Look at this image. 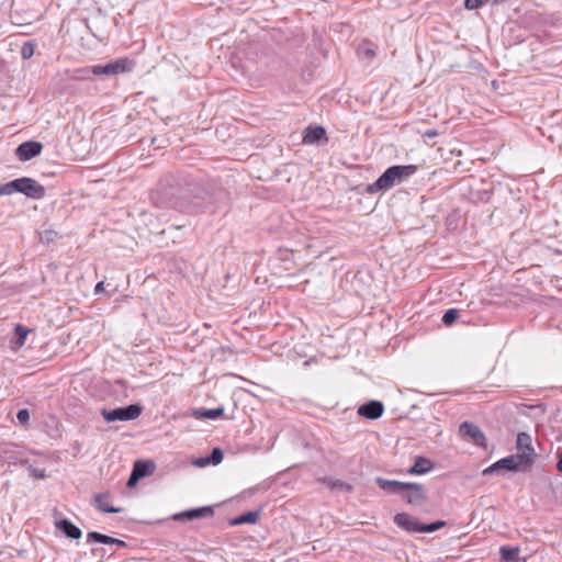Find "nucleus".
<instances>
[{
  "label": "nucleus",
  "mask_w": 562,
  "mask_h": 562,
  "mask_svg": "<svg viewBox=\"0 0 562 562\" xmlns=\"http://www.w3.org/2000/svg\"><path fill=\"white\" fill-rule=\"evenodd\" d=\"M424 137L434 138L439 135L437 130H427L424 134Z\"/></svg>",
  "instance_id": "33"
},
{
  "label": "nucleus",
  "mask_w": 562,
  "mask_h": 562,
  "mask_svg": "<svg viewBox=\"0 0 562 562\" xmlns=\"http://www.w3.org/2000/svg\"><path fill=\"white\" fill-rule=\"evenodd\" d=\"M527 469L530 468L527 467V464H525V462L517 454H513L496 461L495 463L483 470V474H492L497 470L518 471Z\"/></svg>",
  "instance_id": "9"
},
{
  "label": "nucleus",
  "mask_w": 562,
  "mask_h": 562,
  "mask_svg": "<svg viewBox=\"0 0 562 562\" xmlns=\"http://www.w3.org/2000/svg\"><path fill=\"white\" fill-rule=\"evenodd\" d=\"M104 289V282H98L97 285L94 286V292L98 294L100 292H102Z\"/></svg>",
  "instance_id": "35"
},
{
  "label": "nucleus",
  "mask_w": 562,
  "mask_h": 562,
  "mask_svg": "<svg viewBox=\"0 0 562 562\" xmlns=\"http://www.w3.org/2000/svg\"><path fill=\"white\" fill-rule=\"evenodd\" d=\"M557 469L558 471L562 472V453L559 457V460L557 462Z\"/></svg>",
  "instance_id": "36"
},
{
  "label": "nucleus",
  "mask_w": 562,
  "mask_h": 562,
  "mask_svg": "<svg viewBox=\"0 0 562 562\" xmlns=\"http://www.w3.org/2000/svg\"><path fill=\"white\" fill-rule=\"evenodd\" d=\"M56 528L61 530L68 538L79 539L81 537V530L68 519L57 521Z\"/></svg>",
  "instance_id": "17"
},
{
  "label": "nucleus",
  "mask_w": 562,
  "mask_h": 562,
  "mask_svg": "<svg viewBox=\"0 0 562 562\" xmlns=\"http://www.w3.org/2000/svg\"><path fill=\"white\" fill-rule=\"evenodd\" d=\"M460 437L477 447L486 448V437L483 431L471 422H463L459 426Z\"/></svg>",
  "instance_id": "7"
},
{
  "label": "nucleus",
  "mask_w": 562,
  "mask_h": 562,
  "mask_svg": "<svg viewBox=\"0 0 562 562\" xmlns=\"http://www.w3.org/2000/svg\"><path fill=\"white\" fill-rule=\"evenodd\" d=\"M400 496L408 505L416 507L422 506L427 502L426 491L419 483H405L402 491H400Z\"/></svg>",
  "instance_id": "5"
},
{
  "label": "nucleus",
  "mask_w": 562,
  "mask_h": 562,
  "mask_svg": "<svg viewBox=\"0 0 562 562\" xmlns=\"http://www.w3.org/2000/svg\"><path fill=\"white\" fill-rule=\"evenodd\" d=\"M501 552H502L503 558L512 559L514 555H517L518 549H509V548L503 547L501 549Z\"/></svg>",
  "instance_id": "31"
},
{
  "label": "nucleus",
  "mask_w": 562,
  "mask_h": 562,
  "mask_svg": "<svg viewBox=\"0 0 562 562\" xmlns=\"http://www.w3.org/2000/svg\"><path fill=\"white\" fill-rule=\"evenodd\" d=\"M224 413L223 407L213 408V409H200L195 413L198 417L206 418V419H215L220 417Z\"/></svg>",
  "instance_id": "24"
},
{
  "label": "nucleus",
  "mask_w": 562,
  "mask_h": 562,
  "mask_svg": "<svg viewBox=\"0 0 562 562\" xmlns=\"http://www.w3.org/2000/svg\"><path fill=\"white\" fill-rule=\"evenodd\" d=\"M90 74L91 72H80V69H77L75 78H77V79H87Z\"/></svg>",
  "instance_id": "34"
},
{
  "label": "nucleus",
  "mask_w": 562,
  "mask_h": 562,
  "mask_svg": "<svg viewBox=\"0 0 562 562\" xmlns=\"http://www.w3.org/2000/svg\"><path fill=\"white\" fill-rule=\"evenodd\" d=\"M56 233L54 231H45L41 234V239L46 241L54 240Z\"/></svg>",
  "instance_id": "32"
},
{
  "label": "nucleus",
  "mask_w": 562,
  "mask_h": 562,
  "mask_svg": "<svg viewBox=\"0 0 562 562\" xmlns=\"http://www.w3.org/2000/svg\"><path fill=\"white\" fill-rule=\"evenodd\" d=\"M43 146L38 142H25L18 146L16 156L22 161H27L41 154Z\"/></svg>",
  "instance_id": "10"
},
{
  "label": "nucleus",
  "mask_w": 562,
  "mask_h": 562,
  "mask_svg": "<svg viewBox=\"0 0 562 562\" xmlns=\"http://www.w3.org/2000/svg\"><path fill=\"white\" fill-rule=\"evenodd\" d=\"M376 484L385 492L392 493V494H398L400 491H402V487H404L405 482L394 481V480H386L383 477H376Z\"/></svg>",
  "instance_id": "19"
},
{
  "label": "nucleus",
  "mask_w": 562,
  "mask_h": 562,
  "mask_svg": "<svg viewBox=\"0 0 562 562\" xmlns=\"http://www.w3.org/2000/svg\"><path fill=\"white\" fill-rule=\"evenodd\" d=\"M223 461V451L220 448H214L212 453L206 458L199 459L195 464L205 467L207 464H220Z\"/></svg>",
  "instance_id": "21"
},
{
  "label": "nucleus",
  "mask_w": 562,
  "mask_h": 562,
  "mask_svg": "<svg viewBox=\"0 0 562 562\" xmlns=\"http://www.w3.org/2000/svg\"><path fill=\"white\" fill-rule=\"evenodd\" d=\"M401 182L397 169L392 166L387 168L373 183L369 184L366 192L375 194L379 191H386L393 188L396 183Z\"/></svg>",
  "instance_id": "4"
},
{
  "label": "nucleus",
  "mask_w": 562,
  "mask_h": 562,
  "mask_svg": "<svg viewBox=\"0 0 562 562\" xmlns=\"http://www.w3.org/2000/svg\"><path fill=\"white\" fill-rule=\"evenodd\" d=\"M357 54L362 57V58H366L368 60H371L375 57L376 55V46L369 42V41H362L359 45H358V48H357Z\"/></svg>",
  "instance_id": "20"
},
{
  "label": "nucleus",
  "mask_w": 562,
  "mask_h": 562,
  "mask_svg": "<svg viewBox=\"0 0 562 562\" xmlns=\"http://www.w3.org/2000/svg\"><path fill=\"white\" fill-rule=\"evenodd\" d=\"M111 498V494L109 492L100 493L94 496V502L97 508L102 513L108 514H117L121 513L122 509L120 507H113L110 505L109 501Z\"/></svg>",
  "instance_id": "14"
},
{
  "label": "nucleus",
  "mask_w": 562,
  "mask_h": 562,
  "mask_svg": "<svg viewBox=\"0 0 562 562\" xmlns=\"http://www.w3.org/2000/svg\"><path fill=\"white\" fill-rule=\"evenodd\" d=\"M384 406L379 401H370L358 408V414L368 419H376L382 416Z\"/></svg>",
  "instance_id": "12"
},
{
  "label": "nucleus",
  "mask_w": 562,
  "mask_h": 562,
  "mask_svg": "<svg viewBox=\"0 0 562 562\" xmlns=\"http://www.w3.org/2000/svg\"><path fill=\"white\" fill-rule=\"evenodd\" d=\"M326 137V131L321 125H311L305 128L304 135H303V143L304 144H314L323 138Z\"/></svg>",
  "instance_id": "15"
},
{
  "label": "nucleus",
  "mask_w": 562,
  "mask_h": 562,
  "mask_svg": "<svg viewBox=\"0 0 562 562\" xmlns=\"http://www.w3.org/2000/svg\"><path fill=\"white\" fill-rule=\"evenodd\" d=\"M29 473L30 476H32L35 480H44L47 477L45 469H38L33 465L29 467Z\"/></svg>",
  "instance_id": "27"
},
{
  "label": "nucleus",
  "mask_w": 562,
  "mask_h": 562,
  "mask_svg": "<svg viewBox=\"0 0 562 562\" xmlns=\"http://www.w3.org/2000/svg\"><path fill=\"white\" fill-rule=\"evenodd\" d=\"M87 539H88V541L92 540V541H95L99 543L116 544L120 547H125V542L123 540H120V539H116V538H113V537H110V536H106V535H103V533H100L97 531L89 532L87 535Z\"/></svg>",
  "instance_id": "18"
},
{
  "label": "nucleus",
  "mask_w": 562,
  "mask_h": 562,
  "mask_svg": "<svg viewBox=\"0 0 562 562\" xmlns=\"http://www.w3.org/2000/svg\"><path fill=\"white\" fill-rule=\"evenodd\" d=\"M259 519V513L258 512H246L241 514L240 516L234 518L231 524L236 525H243V524H256Z\"/></svg>",
  "instance_id": "22"
},
{
  "label": "nucleus",
  "mask_w": 562,
  "mask_h": 562,
  "mask_svg": "<svg viewBox=\"0 0 562 562\" xmlns=\"http://www.w3.org/2000/svg\"><path fill=\"white\" fill-rule=\"evenodd\" d=\"M397 169V173L401 178V182L413 176L417 171V167L415 165H405V166H394Z\"/></svg>",
  "instance_id": "25"
},
{
  "label": "nucleus",
  "mask_w": 562,
  "mask_h": 562,
  "mask_svg": "<svg viewBox=\"0 0 562 562\" xmlns=\"http://www.w3.org/2000/svg\"><path fill=\"white\" fill-rule=\"evenodd\" d=\"M4 195V192H2V186H0V196Z\"/></svg>",
  "instance_id": "37"
},
{
  "label": "nucleus",
  "mask_w": 562,
  "mask_h": 562,
  "mask_svg": "<svg viewBox=\"0 0 562 562\" xmlns=\"http://www.w3.org/2000/svg\"><path fill=\"white\" fill-rule=\"evenodd\" d=\"M516 446L518 451L517 456L525 462V464H527V467L531 468L535 462L536 452L532 447L530 435L527 432H519L517 435Z\"/></svg>",
  "instance_id": "8"
},
{
  "label": "nucleus",
  "mask_w": 562,
  "mask_h": 562,
  "mask_svg": "<svg viewBox=\"0 0 562 562\" xmlns=\"http://www.w3.org/2000/svg\"><path fill=\"white\" fill-rule=\"evenodd\" d=\"M4 195H11L15 192L22 193L33 200H41L45 196L46 190L38 181L33 178L22 177L2 184Z\"/></svg>",
  "instance_id": "1"
},
{
  "label": "nucleus",
  "mask_w": 562,
  "mask_h": 562,
  "mask_svg": "<svg viewBox=\"0 0 562 562\" xmlns=\"http://www.w3.org/2000/svg\"><path fill=\"white\" fill-rule=\"evenodd\" d=\"M154 469V463L149 461L138 460L134 463L133 471L128 479L127 485L133 486L137 483V481L147 474H149L150 470Z\"/></svg>",
  "instance_id": "11"
},
{
  "label": "nucleus",
  "mask_w": 562,
  "mask_h": 562,
  "mask_svg": "<svg viewBox=\"0 0 562 562\" xmlns=\"http://www.w3.org/2000/svg\"><path fill=\"white\" fill-rule=\"evenodd\" d=\"M35 45L33 42H25L21 47V56L23 59H30L34 55Z\"/></svg>",
  "instance_id": "26"
},
{
  "label": "nucleus",
  "mask_w": 562,
  "mask_h": 562,
  "mask_svg": "<svg viewBox=\"0 0 562 562\" xmlns=\"http://www.w3.org/2000/svg\"><path fill=\"white\" fill-rule=\"evenodd\" d=\"M16 418L22 425H26L30 420L29 409L27 408L20 409L16 414Z\"/></svg>",
  "instance_id": "30"
},
{
  "label": "nucleus",
  "mask_w": 562,
  "mask_h": 562,
  "mask_svg": "<svg viewBox=\"0 0 562 562\" xmlns=\"http://www.w3.org/2000/svg\"><path fill=\"white\" fill-rule=\"evenodd\" d=\"M394 522L408 532H434L446 526V521L438 520L431 524H422L407 513H398L394 516Z\"/></svg>",
  "instance_id": "3"
},
{
  "label": "nucleus",
  "mask_w": 562,
  "mask_h": 562,
  "mask_svg": "<svg viewBox=\"0 0 562 562\" xmlns=\"http://www.w3.org/2000/svg\"><path fill=\"white\" fill-rule=\"evenodd\" d=\"M458 311L454 310V308H451V310H448L443 316H442V322L445 325H450L452 324V322L458 317Z\"/></svg>",
  "instance_id": "28"
},
{
  "label": "nucleus",
  "mask_w": 562,
  "mask_h": 562,
  "mask_svg": "<svg viewBox=\"0 0 562 562\" xmlns=\"http://www.w3.org/2000/svg\"><path fill=\"white\" fill-rule=\"evenodd\" d=\"M135 63L130 58H120L106 65H94L80 68V72H92L94 76H117L133 70Z\"/></svg>",
  "instance_id": "2"
},
{
  "label": "nucleus",
  "mask_w": 562,
  "mask_h": 562,
  "mask_svg": "<svg viewBox=\"0 0 562 562\" xmlns=\"http://www.w3.org/2000/svg\"><path fill=\"white\" fill-rule=\"evenodd\" d=\"M325 482L331 487V488H345L346 491H351V486L346 484L345 482L342 481H339V480H331V479H328V480H325Z\"/></svg>",
  "instance_id": "29"
},
{
  "label": "nucleus",
  "mask_w": 562,
  "mask_h": 562,
  "mask_svg": "<svg viewBox=\"0 0 562 562\" xmlns=\"http://www.w3.org/2000/svg\"><path fill=\"white\" fill-rule=\"evenodd\" d=\"M213 514H214V510L211 506H203V507H199V508H194V509H190V510H186V512L176 514L173 516V519H176V520H180V519L193 520V519H198L201 517L213 516Z\"/></svg>",
  "instance_id": "13"
},
{
  "label": "nucleus",
  "mask_w": 562,
  "mask_h": 562,
  "mask_svg": "<svg viewBox=\"0 0 562 562\" xmlns=\"http://www.w3.org/2000/svg\"><path fill=\"white\" fill-rule=\"evenodd\" d=\"M432 468L434 463L429 459L425 457H417L407 473L412 475H422L432 470Z\"/></svg>",
  "instance_id": "16"
},
{
  "label": "nucleus",
  "mask_w": 562,
  "mask_h": 562,
  "mask_svg": "<svg viewBox=\"0 0 562 562\" xmlns=\"http://www.w3.org/2000/svg\"><path fill=\"white\" fill-rule=\"evenodd\" d=\"M30 330L25 328L24 326L18 324L15 326V334H16V340L14 342V350H19L22 348L25 344L26 337L29 335Z\"/></svg>",
  "instance_id": "23"
},
{
  "label": "nucleus",
  "mask_w": 562,
  "mask_h": 562,
  "mask_svg": "<svg viewBox=\"0 0 562 562\" xmlns=\"http://www.w3.org/2000/svg\"><path fill=\"white\" fill-rule=\"evenodd\" d=\"M101 414L109 423L116 420H134L142 414V407L139 405L132 404L126 407H120L112 411L102 409Z\"/></svg>",
  "instance_id": "6"
}]
</instances>
